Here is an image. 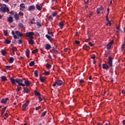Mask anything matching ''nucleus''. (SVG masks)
Masks as SVG:
<instances>
[{
  "instance_id": "nucleus-1",
  "label": "nucleus",
  "mask_w": 125,
  "mask_h": 125,
  "mask_svg": "<svg viewBox=\"0 0 125 125\" xmlns=\"http://www.w3.org/2000/svg\"><path fill=\"white\" fill-rule=\"evenodd\" d=\"M62 84H63L62 80H58L55 82V83L53 84V86H56V85L61 86Z\"/></svg>"
},
{
  "instance_id": "nucleus-2",
  "label": "nucleus",
  "mask_w": 125,
  "mask_h": 125,
  "mask_svg": "<svg viewBox=\"0 0 125 125\" xmlns=\"http://www.w3.org/2000/svg\"><path fill=\"white\" fill-rule=\"evenodd\" d=\"M34 35H35V33H34V32H27L26 33L25 36L27 38H29V39H34V37H33Z\"/></svg>"
},
{
  "instance_id": "nucleus-3",
  "label": "nucleus",
  "mask_w": 125,
  "mask_h": 125,
  "mask_svg": "<svg viewBox=\"0 0 125 125\" xmlns=\"http://www.w3.org/2000/svg\"><path fill=\"white\" fill-rule=\"evenodd\" d=\"M29 103H30V102L27 100L25 103L22 105V111H25L27 110L26 108H27V106L29 105Z\"/></svg>"
},
{
  "instance_id": "nucleus-4",
  "label": "nucleus",
  "mask_w": 125,
  "mask_h": 125,
  "mask_svg": "<svg viewBox=\"0 0 125 125\" xmlns=\"http://www.w3.org/2000/svg\"><path fill=\"white\" fill-rule=\"evenodd\" d=\"M108 65L110 67H113V58H112V57L109 56L108 57Z\"/></svg>"
},
{
  "instance_id": "nucleus-5",
  "label": "nucleus",
  "mask_w": 125,
  "mask_h": 125,
  "mask_svg": "<svg viewBox=\"0 0 125 125\" xmlns=\"http://www.w3.org/2000/svg\"><path fill=\"white\" fill-rule=\"evenodd\" d=\"M113 43H114V41L112 40L110 42H109L106 45V48L108 50L112 47V45H113Z\"/></svg>"
},
{
  "instance_id": "nucleus-6",
  "label": "nucleus",
  "mask_w": 125,
  "mask_h": 125,
  "mask_svg": "<svg viewBox=\"0 0 125 125\" xmlns=\"http://www.w3.org/2000/svg\"><path fill=\"white\" fill-rule=\"evenodd\" d=\"M0 12H3V13H5L6 12V8L1 6L0 8Z\"/></svg>"
},
{
  "instance_id": "nucleus-7",
  "label": "nucleus",
  "mask_w": 125,
  "mask_h": 125,
  "mask_svg": "<svg viewBox=\"0 0 125 125\" xmlns=\"http://www.w3.org/2000/svg\"><path fill=\"white\" fill-rule=\"evenodd\" d=\"M103 10H104V8H103V7L98 8L97 10V14H100V13H101V11H103Z\"/></svg>"
},
{
  "instance_id": "nucleus-8",
  "label": "nucleus",
  "mask_w": 125,
  "mask_h": 125,
  "mask_svg": "<svg viewBox=\"0 0 125 125\" xmlns=\"http://www.w3.org/2000/svg\"><path fill=\"white\" fill-rule=\"evenodd\" d=\"M23 93H29L30 92V90L28 88V87H25L23 88V90L22 91Z\"/></svg>"
},
{
  "instance_id": "nucleus-9",
  "label": "nucleus",
  "mask_w": 125,
  "mask_h": 125,
  "mask_svg": "<svg viewBox=\"0 0 125 125\" xmlns=\"http://www.w3.org/2000/svg\"><path fill=\"white\" fill-rule=\"evenodd\" d=\"M25 55L27 58H30V50L29 49L25 51Z\"/></svg>"
},
{
  "instance_id": "nucleus-10",
  "label": "nucleus",
  "mask_w": 125,
  "mask_h": 125,
  "mask_svg": "<svg viewBox=\"0 0 125 125\" xmlns=\"http://www.w3.org/2000/svg\"><path fill=\"white\" fill-rule=\"evenodd\" d=\"M36 9V7L34 5H30L29 6L28 10L29 11H31V10H35Z\"/></svg>"
},
{
  "instance_id": "nucleus-11",
  "label": "nucleus",
  "mask_w": 125,
  "mask_h": 125,
  "mask_svg": "<svg viewBox=\"0 0 125 125\" xmlns=\"http://www.w3.org/2000/svg\"><path fill=\"white\" fill-rule=\"evenodd\" d=\"M51 48V45L50 44L47 43L45 45V49H46V50H49Z\"/></svg>"
},
{
  "instance_id": "nucleus-12",
  "label": "nucleus",
  "mask_w": 125,
  "mask_h": 125,
  "mask_svg": "<svg viewBox=\"0 0 125 125\" xmlns=\"http://www.w3.org/2000/svg\"><path fill=\"white\" fill-rule=\"evenodd\" d=\"M45 38H46V39H47V40H48V41H49L50 42H52V41L53 40V39L51 38V36L47 34L45 35Z\"/></svg>"
},
{
  "instance_id": "nucleus-13",
  "label": "nucleus",
  "mask_w": 125,
  "mask_h": 125,
  "mask_svg": "<svg viewBox=\"0 0 125 125\" xmlns=\"http://www.w3.org/2000/svg\"><path fill=\"white\" fill-rule=\"evenodd\" d=\"M16 81H17V79H14V78H11L10 79V82H11L12 84H16Z\"/></svg>"
},
{
  "instance_id": "nucleus-14",
  "label": "nucleus",
  "mask_w": 125,
  "mask_h": 125,
  "mask_svg": "<svg viewBox=\"0 0 125 125\" xmlns=\"http://www.w3.org/2000/svg\"><path fill=\"white\" fill-rule=\"evenodd\" d=\"M7 100H9V99L8 98H6L5 99H2L1 101V103H4L5 105L6 104V102Z\"/></svg>"
},
{
  "instance_id": "nucleus-15",
  "label": "nucleus",
  "mask_w": 125,
  "mask_h": 125,
  "mask_svg": "<svg viewBox=\"0 0 125 125\" xmlns=\"http://www.w3.org/2000/svg\"><path fill=\"white\" fill-rule=\"evenodd\" d=\"M14 17H15L16 21H18V20H19V15H18L17 13H15Z\"/></svg>"
},
{
  "instance_id": "nucleus-16",
  "label": "nucleus",
  "mask_w": 125,
  "mask_h": 125,
  "mask_svg": "<svg viewBox=\"0 0 125 125\" xmlns=\"http://www.w3.org/2000/svg\"><path fill=\"white\" fill-rule=\"evenodd\" d=\"M5 110H6V107L5 106L2 109V110H1V117H3V114H4V112H5Z\"/></svg>"
},
{
  "instance_id": "nucleus-17",
  "label": "nucleus",
  "mask_w": 125,
  "mask_h": 125,
  "mask_svg": "<svg viewBox=\"0 0 125 125\" xmlns=\"http://www.w3.org/2000/svg\"><path fill=\"white\" fill-rule=\"evenodd\" d=\"M20 10H24V8H25V4H24L23 3H21L20 5Z\"/></svg>"
},
{
  "instance_id": "nucleus-18",
  "label": "nucleus",
  "mask_w": 125,
  "mask_h": 125,
  "mask_svg": "<svg viewBox=\"0 0 125 125\" xmlns=\"http://www.w3.org/2000/svg\"><path fill=\"white\" fill-rule=\"evenodd\" d=\"M83 48L85 50L88 51V50H89V49L90 48V47H89V46H87V45L86 44H85L84 45V46H83Z\"/></svg>"
},
{
  "instance_id": "nucleus-19",
  "label": "nucleus",
  "mask_w": 125,
  "mask_h": 125,
  "mask_svg": "<svg viewBox=\"0 0 125 125\" xmlns=\"http://www.w3.org/2000/svg\"><path fill=\"white\" fill-rule=\"evenodd\" d=\"M7 21L9 23H12L13 22V18L12 17H9L7 19Z\"/></svg>"
},
{
  "instance_id": "nucleus-20",
  "label": "nucleus",
  "mask_w": 125,
  "mask_h": 125,
  "mask_svg": "<svg viewBox=\"0 0 125 125\" xmlns=\"http://www.w3.org/2000/svg\"><path fill=\"white\" fill-rule=\"evenodd\" d=\"M34 39H31L30 38V39L28 40V43L29 44H31V45H33L34 44V40H33Z\"/></svg>"
},
{
  "instance_id": "nucleus-21",
  "label": "nucleus",
  "mask_w": 125,
  "mask_h": 125,
  "mask_svg": "<svg viewBox=\"0 0 125 125\" xmlns=\"http://www.w3.org/2000/svg\"><path fill=\"white\" fill-rule=\"evenodd\" d=\"M103 69H105V70H108L109 69V66L108 65L104 63L103 64Z\"/></svg>"
},
{
  "instance_id": "nucleus-22",
  "label": "nucleus",
  "mask_w": 125,
  "mask_h": 125,
  "mask_svg": "<svg viewBox=\"0 0 125 125\" xmlns=\"http://www.w3.org/2000/svg\"><path fill=\"white\" fill-rule=\"evenodd\" d=\"M59 26L60 27V29H63L64 27V23L63 22V21L59 22Z\"/></svg>"
},
{
  "instance_id": "nucleus-23",
  "label": "nucleus",
  "mask_w": 125,
  "mask_h": 125,
  "mask_svg": "<svg viewBox=\"0 0 125 125\" xmlns=\"http://www.w3.org/2000/svg\"><path fill=\"white\" fill-rule=\"evenodd\" d=\"M16 83L19 84H21V83H23V80L17 78Z\"/></svg>"
},
{
  "instance_id": "nucleus-24",
  "label": "nucleus",
  "mask_w": 125,
  "mask_h": 125,
  "mask_svg": "<svg viewBox=\"0 0 125 125\" xmlns=\"http://www.w3.org/2000/svg\"><path fill=\"white\" fill-rule=\"evenodd\" d=\"M34 93H35V96L41 97V93L38 92V91H35Z\"/></svg>"
},
{
  "instance_id": "nucleus-25",
  "label": "nucleus",
  "mask_w": 125,
  "mask_h": 125,
  "mask_svg": "<svg viewBox=\"0 0 125 125\" xmlns=\"http://www.w3.org/2000/svg\"><path fill=\"white\" fill-rule=\"evenodd\" d=\"M46 68L48 69L49 70L50 69H51V65L49 63H46Z\"/></svg>"
},
{
  "instance_id": "nucleus-26",
  "label": "nucleus",
  "mask_w": 125,
  "mask_h": 125,
  "mask_svg": "<svg viewBox=\"0 0 125 125\" xmlns=\"http://www.w3.org/2000/svg\"><path fill=\"white\" fill-rule=\"evenodd\" d=\"M36 8L38 10H42V6H40L39 4L36 5Z\"/></svg>"
},
{
  "instance_id": "nucleus-27",
  "label": "nucleus",
  "mask_w": 125,
  "mask_h": 125,
  "mask_svg": "<svg viewBox=\"0 0 125 125\" xmlns=\"http://www.w3.org/2000/svg\"><path fill=\"white\" fill-rule=\"evenodd\" d=\"M12 35H13L14 39H19V38H17V36L15 35V32L14 31H12Z\"/></svg>"
},
{
  "instance_id": "nucleus-28",
  "label": "nucleus",
  "mask_w": 125,
  "mask_h": 125,
  "mask_svg": "<svg viewBox=\"0 0 125 125\" xmlns=\"http://www.w3.org/2000/svg\"><path fill=\"white\" fill-rule=\"evenodd\" d=\"M58 15V12H54L52 14V16L53 17H55L57 16Z\"/></svg>"
},
{
  "instance_id": "nucleus-29",
  "label": "nucleus",
  "mask_w": 125,
  "mask_h": 125,
  "mask_svg": "<svg viewBox=\"0 0 125 125\" xmlns=\"http://www.w3.org/2000/svg\"><path fill=\"white\" fill-rule=\"evenodd\" d=\"M1 79L2 82H5L6 81H7V79H6V77H5V76H4L1 77Z\"/></svg>"
},
{
  "instance_id": "nucleus-30",
  "label": "nucleus",
  "mask_w": 125,
  "mask_h": 125,
  "mask_svg": "<svg viewBox=\"0 0 125 125\" xmlns=\"http://www.w3.org/2000/svg\"><path fill=\"white\" fill-rule=\"evenodd\" d=\"M24 83L26 86H29V85H30V81H29L28 80L25 81Z\"/></svg>"
},
{
  "instance_id": "nucleus-31",
  "label": "nucleus",
  "mask_w": 125,
  "mask_h": 125,
  "mask_svg": "<svg viewBox=\"0 0 125 125\" xmlns=\"http://www.w3.org/2000/svg\"><path fill=\"white\" fill-rule=\"evenodd\" d=\"M15 33L17 36H20V37H22V36H23V35H22V34L20 31H17Z\"/></svg>"
},
{
  "instance_id": "nucleus-32",
  "label": "nucleus",
  "mask_w": 125,
  "mask_h": 125,
  "mask_svg": "<svg viewBox=\"0 0 125 125\" xmlns=\"http://www.w3.org/2000/svg\"><path fill=\"white\" fill-rule=\"evenodd\" d=\"M17 91H18V92H19V91H20V90H21V88H22L21 87V86L20 85V84L17 85Z\"/></svg>"
},
{
  "instance_id": "nucleus-33",
  "label": "nucleus",
  "mask_w": 125,
  "mask_h": 125,
  "mask_svg": "<svg viewBox=\"0 0 125 125\" xmlns=\"http://www.w3.org/2000/svg\"><path fill=\"white\" fill-rule=\"evenodd\" d=\"M14 59L13 58V57H10L9 58V63H12L13 62H14Z\"/></svg>"
},
{
  "instance_id": "nucleus-34",
  "label": "nucleus",
  "mask_w": 125,
  "mask_h": 125,
  "mask_svg": "<svg viewBox=\"0 0 125 125\" xmlns=\"http://www.w3.org/2000/svg\"><path fill=\"white\" fill-rule=\"evenodd\" d=\"M34 65H35V62H34V61H31L29 63V66H30V67H33V66H34Z\"/></svg>"
},
{
  "instance_id": "nucleus-35",
  "label": "nucleus",
  "mask_w": 125,
  "mask_h": 125,
  "mask_svg": "<svg viewBox=\"0 0 125 125\" xmlns=\"http://www.w3.org/2000/svg\"><path fill=\"white\" fill-rule=\"evenodd\" d=\"M38 51H39V49H36L32 51V53L33 54H35V53H38Z\"/></svg>"
},
{
  "instance_id": "nucleus-36",
  "label": "nucleus",
  "mask_w": 125,
  "mask_h": 125,
  "mask_svg": "<svg viewBox=\"0 0 125 125\" xmlns=\"http://www.w3.org/2000/svg\"><path fill=\"white\" fill-rule=\"evenodd\" d=\"M47 113V111H45L43 112L42 113V114H41V117H44V116H45V115H46V113Z\"/></svg>"
},
{
  "instance_id": "nucleus-37",
  "label": "nucleus",
  "mask_w": 125,
  "mask_h": 125,
  "mask_svg": "<svg viewBox=\"0 0 125 125\" xmlns=\"http://www.w3.org/2000/svg\"><path fill=\"white\" fill-rule=\"evenodd\" d=\"M31 24H35V18H33L32 19L30 20Z\"/></svg>"
},
{
  "instance_id": "nucleus-38",
  "label": "nucleus",
  "mask_w": 125,
  "mask_h": 125,
  "mask_svg": "<svg viewBox=\"0 0 125 125\" xmlns=\"http://www.w3.org/2000/svg\"><path fill=\"white\" fill-rule=\"evenodd\" d=\"M49 19L50 21V22L53 21V17L52 15L49 16Z\"/></svg>"
},
{
  "instance_id": "nucleus-39",
  "label": "nucleus",
  "mask_w": 125,
  "mask_h": 125,
  "mask_svg": "<svg viewBox=\"0 0 125 125\" xmlns=\"http://www.w3.org/2000/svg\"><path fill=\"white\" fill-rule=\"evenodd\" d=\"M34 75L35 77H39V73L38 72V70H35L34 71Z\"/></svg>"
},
{
  "instance_id": "nucleus-40",
  "label": "nucleus",
  "mask_w": 125,
  "mask_h": 125,
  "mask_svg": "<svg viewBox=\"0 0 125 125\" xmlns=\"http://www.w3.org/2000/svg\"><path fill=\"white\" fill-rule=\"evenodd\" d=\"M5 42L7 43V44H9L11 42V41L8 40H5Z\"/></svg>"
},
{
  "instance_id": "nucleus-41",
  "label": "nucleus",
  "mask_w": 125,
  "mask_h": 125,
  "mask_svg": "<svg viewBox=\"0 0 125 125\" xmlns=\"http://www.w3.org/2000/svg\"><path fill=\"white\" fill-rule=\"evenodd\" d=\"M47 33L48 34V35H51V37H53V32H50L49 30H48V32Z\"/></svg>"
},
{
  "instance_id": "nucleus-42",
  "label": "nucleus",
  "mask_w": 125,
  "mask_h": 125,
  "mask_svg": "<svg viewBox=\"0 0 125 125\" xmlns=\"http://www.w3.org/2000/svg\"><path fill=\"white\" fill-rule=\"evenodd\" d=\"M19 26L20 28H21L22 29L24 28V25H23V23H19Z\"/></svg>"
},
{
  "instance_id": "nucleus-43",
  "label": "nucleus",
  "mask_w": 125,
  "mask_h": 125,
  "mask_svg": "<svg viewBox=\"0 0 125 125\" xmlns=\"http://www.w3.org/2000/svg\"><path fill=\"white\" fill-rule=\"evenodd\" d=\"M1 54L2 55L4 56L5 54H6V52H5V50H1Z\"/></svg>"
},
{
  "instance_id": "nucleus-44",
  "label": "nucleus",
  "mask_w": 125,
  "mask_h": 125,
  "mask_svg": "<svg viewBox=\"0 0 125 125\" xmlns=\"http://www.w3.org/2000/svg\"><path fill=\"white\" fill-rule=\"evenodd\" d=\"M108 25H109V26H111V25H112V22H111L110 21H107V22H106V26H108Z\"/></svg>"
},
{
  "instance_id": "nucleus-45",
  "label": "nucleus",
  "mask_w": 125,
  "mask_h": 125,
  "mask_svg": "<svg viewBox=\"0 0 125 125\" xmlns=\"http://www.w3.org/2000/svg\"><path fill=\"white\" fill-rule=\"evenodd\" d=\"M40 80L42 83H44L45 80L42 77H40Z\"/></svg>"
},
{
  "instance_id": "nucleus-46",
  "label": "nucleus",
  "mask_w": 125,
  "mask_h": 125,
  "mask_svg": "<svg viewBox=\"0 0 125 125\" xmlns=\"http://www.w3.org/2000/svg\"><path fill=\"white\" fill-rule=\"evenodd\" d=\"M49 74H50V73L49 71H45L43 75H44L45 76H47V75H49Z\"/></svg>"
},
{
  "instance_id": "nucleus-47",
  "label": "nucleus",
  "mask_w": 125,
  "mask_h": 125,
  "mask_svg": "<svg viewBox=\"0 0 125 125\" xmlns=\"http://www.w3.org/2000/svg\"><path fill=\"white\" fill-rule=\"evenodd\" d=\"M4 31V34L5 35V36H7L8 32H7V30H3Z\"/></svg>"
},
{
  "instance_id": "nucleus-48",
  "label": "nucleus",
  "mask_w": 125,
  "mask_h": 125,
  "mask_svg": "<svg viewBox=\"0 0 125 125\" xmlns=\"http://www.w3.org/2000/svg\"><path fill=\"white\" fill-rule=\"evenodd\" d=\"M122 50H124L125 49V43H123L121 46Z\"/></svg>"
},
{
  "instance_id": "nucleus-49",
  "label": "nucleus",
  "mask_w": 125,
  "mask_h": 125,
  "mask_svg": "<svg viewBox=\"0 0 125 125\" xmlns=\"http://www.w3.org/2000/svg\"><path fill=\"white\" fill-rule=\"evenodd\" d=\"M22 42H23V41H22V40L21 39L19 40V42H18L19 44H22Z\"/></svg>"
},
{
  "instance_id": "nucleus-50",
  "label": "nucleus",
  "mask_w": 125,
  "mask_h": 125,
  "mask_svg": "<svg viewBox=\"0 0 125 125\" xmlns=\"http://www.w3.org/2000/svg\"><path fill=\"white\" fill-rule=\"evenodd\" d=\"M41 108H42V106H41L36 107L35 108V110H36V111H38V110H40V109H41Z\"/></svg>"
},
{
  "instance_id": "nucleus-51",
  "label": "nucleus",
  "mask_w": 125,
  "mask_h": 125,
  "mask_svg": "<svg viewBox=\"0 0 125 125\" xmlns=\"http://www.w3.org/2000/svg\"><path fill=\"white\" fill-rule=\"evenodd\" d=\"M75 43H76V44H80V42L79 41L76 40L75 41Z\"/></svg>"
},
{
  "instance_id": "nucleus-52",
  "label": "nucleus",
  "mask_w": 125,
  "mask_h": 125,
  "mask_svg": "<svg viewBox=\"0 0 125 125\" xmlns=\"http://www.w3.org/2000/svg\"><path fill=\"white\" fill-rule=\"evenodd\" d=\"M36 25L37 26H39L40 27H42V24L39 22H36Z\"/></svg>"
},
{
  "instance_id": "nucleus-53",
  "label": "nucleus",
  "mask_w": 125,
  "mask_h": 125,
  "mask_svg": "<svg viewBox=\"0 0 125 125\" xmlns=\"http://www.w3.org/2000/svg\"><path fill=\"white\" fill-rule=\"evenodd\" d=\"M54 51V53H55V54H56V55H57V54H58V51L56 49Z\"/></svg>"
},
{
  "instance_id": "nucleus-54",
  "label": "nucleus",
  "mask_w": 125,
  "mask_h": 125,
  "mask_svg": "<svg viewBox=\"0 0 125 125\" xmlns=\"http://www.w3.org/2000/svg\"><path fill=\"white\" fill-rule=\"evenodd\" d=\"M80 83H84V81L83 79H81L80 80Z\"/></svg>"
},
{
  "instance_id": "nucleus-55",
  "label": "nucleus",
  "mask_w": 125,
  "mask_h": 125,
  "mask_svg": "<svg viewBox=\"0 0 125 125\" xmlns=\"http://www.w3.org/2000/svg\"><path fill=\"white\" fill-rule=\"evenodd\" d=\"M95 58H96L95 55H93V56L91 57V58H92V59H93L94 60H95Z\"/></svg>"
},
{
  "instance_id": "nucleus-56",
  "label": "nucleus",
  "mask_w": 125,
  "mask_h": 125,
  "mask_svg": "<svg viewBox=\"0 0 125 125\" xmlns=\"http://www.w3.org/2000/svg\"><path fill=\"white\" fill-rule=\"evenodd\" d=\"M20 85L21 86H23V87H24V86H25V84H24V83H21L20 84Z\"/></svg>"
},
{
  "instance_id": "nucleus-57",
  "label": "nucleus",
  "mask_w": 125,
  "mask_h": 125,
  "mask_svg": "<svg viewBox=\"0 0 125 125\" xmlns=\"http://www.w3.org/2000/svg\"><path fill=\"white\" fill-rule=\"evenodd\" d=\"M88 44H89L90 46H93V45H94L92 43H91V42H89Z\"/></svg>"
},
{
  "instance_id": "nucleus-58",
  "label": "nucleus",
  "mask_w": 125,
  "mask_h": 125,
  "mask_svg": "<svg viewBox=\"0 0 125 125\" xmlns=\"http://www.w3.org/2000/svg\"><path fill=\"white\" fill-rule=\"evenodd\" d=\"M1 5H3V6H4V7H5L6 8V4H1L0 5V6H1Z\"/></svg>"
},
{
  "instance_id": "nucleus-59",
  "label": "nucleus",
  "mask_w": 125,
  "mask_h": 125,
  "mask_svg": "<svg viewBox=\"0 0 125 125\" xmlns=\"http://www.w3.org/2000/svg\"><path fill=\"white\" fill-rule=\"evenodd\" d=\"M5 67L6 68V69H10V68H11V66H10L9 65H6Z\"/></svg>"
},
{
  "instance_id": "nucleus-60",
  "label": "nucleus",
  "mask_w": 125,
  "mask_h": 125,
  "mask_svg": "<svg viewBox=\"0 0 125 125\" xmlns=\"http://www.w3.org/2000/svg\"><path fill=\"white\" fill-rule=\"evenodd\" d=\"M106 19L107 22H109V21H110L109 20V19H108V15H106Z\"/></svg>"
},
{
  "instance_id": "nucleus-61",
  "label": "nucleus",
  "mask_w": 125,
  "mask_h": 125,
  "mask_svg": "<svg viewBox=\"0 0 125 125\" xmlns=\"http://www.w3.org/2000/svg\"><path fill=\"white\" fill-rule=\"evenodd\" d=\"M6 12H9V9L7 7L6 8Z\"/></svg>"
},
{
  "instance_id": "nucleus-62",
  "label": "nucleus",
  "mask_w": 125,
  "mask_h": 125,
  "mask_svg": "<svg viewBox=\"0 0 125 125\" xmlns=\"http://www.w3.org/2000/svg\"><path fill=\"white\" fill-rule=\"evenodd\" d=\"M5 117L6 118H8V116H9V115H8V113H5Z\"/></svg>"
},
{
  "instance_id": "nucleus-63",
  "label": "nucleus",
  "mask_w": 125,
  "mask_h": 125,
  "mask_svg": "<svg viewBox=\"0 0 125 125\" xmlns=\"http://www.w3.org/2000/svg\"><path fill=\"white\" fill-rule=\"evenodd\" d=\"M39 98V100H40V101H42V98H41L40 97H38Z\"/></svg>"
},
{
  "instance_id": "nucleus-64",
  "label": "nucleus",
  "mask_w": 125,
  "mask_h": 125,
  "mask_svg": "<svg viewBox=\"0 0 125 125\" xmlns=\"http://www.w3.org/2000/svg\"><path fill=\"white\" fill-rule=\"evenodd\" d=\"M122 94H125V90H122Z\"/></svg>"
}]
</instances>
